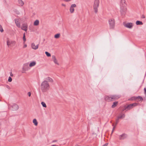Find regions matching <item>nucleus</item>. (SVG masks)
Returning <instances> with one entry per match:
<instances>
[{"mask_svg": "<svg viewBox=\"0 0 146 146\" xmlns=\"http://www.w3.org/2000/svg\"><path fill=\"white\" fill-rule=\"evenodd\" d=\"M51 146H56L55 145H52Z\"/></svg>", "mask_w": 146, "mask_h": 146, "instance_id": "nucleus-44", "label": "nucleus"}, {"mask_svg": "<svg viewBox=\"0 0 146 146\" xmlns=\"http://www.w3.org/2000/svg\"><path fill=\"white\" fill-rule=\"evenodd\" d=\"M50 88V85L47 81H44L42 82L40 85V88L43 92H46L49 90Z\"/></svg>", "mask_w": 146, "mask_h": 146, "instance_id": "nucleus-1", "label": "nucleus"}, {"mask_svg": "<svg viewBox=\"0 0 146 146\" xmlns=\"http://www.w3.org/2000/svg\"><path fill=\"white\" fill-rule=\"evenodd\" d=\"M64 1L66 2H69L71 0H64Z\"/></svg>", "mask_w": 146, "mask_h": 146, "instance_id": "nucleus-40", "label": "nucleus"}, {"mask_svg": "<svg viewBox=\"0 0 146 146\" xmlns=\"http://www.w3.org/2000/svg\"><path fill=\"white\" fill-rule=\"evenodd\" d=\"M123 25L125 27L129 29H131L133 26V23H127L126 22H123Z\"/></svg>", "mask_w": 146, "mask_h": 146, "instance_id": "nucleus-8", "label": "nucleus"}, {"mask_svg": "<svg viewBox=\"0 0 146 146\" xmlns=\"http://www.w3.org/2000/svg\"><path fill=\"white\" fill-rule=\"evenodd\" d=\"M23 39L24 42H25L26 41V39L25 37V33H24L23 35Z\"/></svg>", "mask_w": 146, "mask_h": 146, "instance_id": "nucleus-28", "label": "nucleus"}, {"mask_svg": "<svg viewBox=\"0 0 146 146\" xmlns=\"http://www.w3.org/2000/svg\"><path fill=\"white\" fill-rule=\"evenodd\" d=\"M119 119L117 117V118L116 119V123H115V125H116L118 123V122H119Z\"/></svg>", "mask_w": 146, "mask_h": 146, "instance_id": "nucleus-31", "label": "nucleus"}, {"mask_svg": "<svg viewBox=\"0 0 146 146\" xmlns=\"http://www.w3.org/2000/svg\"><path fill=\"white\" fill-rule=\"evenodd\" d=\"M39 44L35 45L34 43H32L31 44L32 48L35 50H36L38 48Z\"/></svg>", "mask_w": 146, "mask_h": 146, "instance_id": "nucleus-14", "label": "nucleus"}, {"mask_svg": "<svg viewBox=\"0 0 146 146\" xmlns=\"http://www.w3.org/2000/svg\"><path fill=\"white\" fill-rule=\"evenodd\" d=\"M12 81V79L11 78V77H9V78H8V81L9 82H11Z\"/></svg>", "mask_w": 146, "mask_h": 146, "instance_id": "nucleus-32", "label": "nucleus"}, {"mask_svg": "<svg viewBox=\"0 0 146 146\" xmlns=\"http://www.w3.org/2000/svg\"><path fill=\"white\" fill-rule=\"evenodd\" d=\"M52 59L53 60L55 64H57L58 65H59V64L58 62V61H57V60H56V59L55 57V56L54 55H53V56H52Z\"/></svg>", "mask_w": 146, "mask_h": 146, "instance_id": "nucleus-16", "label": "nucleus"}, {"mask_svg": "<svg viewBox=\"0 0 146 146\" xmlns=\"http://www.w3.org/2000/svg\"><path fill=\"white\" fill-rule=\"evenodd\" d=\"M27 44H25L24 46V48H25L26 47H27Z\"/></svg>", "mask_w": 146, "mask_h": 146, "instance_id": "nucleus-42", "label": "nucleus"}, {"mask_svg": "<svg viewBox=\"0 0 146 146\" xmlns=\"http://www.w3.org/2000/svg\"><path fill=\"white\" fill-rule=\"evenodd\" d=\"M134 97L135 98L134 99H135V100H137V99L138 98V96L137 97H135L134 96Z\"/></svg>", "mask_w": 146, "mask_h": 146, "instance_id": "nucleus-36", "label": "nucleus"}, {"mask_svg": "<svg viewBox=\"0 0 146 146\" xmlns=\"http://www.w3.org/2000/svg\"><path fill=\"white\" fill-rule=\"evenodd\" d=\"M127 4L125 0H121L120 3V12L122 15H124L127 11Z\"/></svg>", "mask_w": 146, "mask_h": 146, "instance_id": "nucleus-2", "label": "nucleus"}, {"mask_svg": "<svg viewBox=\"0 0 146 146\" xmlns=\"http://www.w3.org/2000/svg\"><path fill=\"white\" fill-rule=\"evenodd\" d=\"M99 0H95L94 1L93 8L96 13H97L98 12V9L99 6Z\"/></svg>", "mask_w": 146, "mask_h": 146, "instance_id": "nucleus-5", "label": "nucleus"}, {"mask_svg": "<svg viewBox=\"0 0 146 146\" xmlns=\"http://www.w3.org/2000/svg\"><path fill=\"white\" fill-rule=\"evenodd\" d=\"M21 29L23 30L27 31L28 30V25L26 23H23L22 25Z\"/></svg>", "mask_w": 146, "mask_h": 146, "instance_id": "nucleus-11", "label": "nucleus"}, {"mask_svg": "<svg viewBox=\"0 0 146 146\" xmlns=\"http://www.w3.org/2000/svg\"><path fill=\"white\" fill-rule=\"evenodd\" d=\"M125 117V115L124 114H122L119 116H118L117 117L119 119H122L124 118Z\"/></svg>", "mask_w": 146, "mask_h": 146, "instance_id": "nucleus-23", "label": "nucleus"}, {"mask_svg": "<svg viewBox=\"0 0 146 146\" xmlns=\"http://www.w3.org/2000/svg\"><path fill=\"white\" fill-rule=\"evenodd\" d=\"M141 17L142 18L144 19L145 18V16L144 15H143Z\"/></svg>", "mask_w": 146, "mask_h": 146, "instance_id": "nucleus-38", "label": "nucleus"}, {"mask_svg": "<svg viewBox=\"0 0 146 146\" xmlns=\"http://www.w3.org/2000/svg\"><path fill=\"white\" fill-rule=\"evenodd\" d=\"M39 21L38 20H36L34 23V25L35 26H37L39 25Z\"/></svg>", "mask_w": 146, "mask_h": 146, "instance_id": "nucleus-20", "label": "nucleus"}, {"mask_svg": "<svg viewBox=\"0 0 146 146\" xmlns=\"http://www.w3.org/2000/svg\"><path fill=\"white\" fill-rule=\"evenodd\" d=\"M10 76H13V74H12V72H10Z\"/></svg>", "mask_w": 146, "mask_h": 146, "instance_id": "nucleus-41", "label": "nucleus"}, {"mask_svg": "<svg viewBox=\"0 0 146 146\" xmlns=\"http://www.w3.org/2000/svg\"><path fill=\"white\" fill-rule=\"evenodd\" d=\"M127 137V135L124 133L119 136V140H123L126 138Z\"/></svg>", "mask_w": 146, "mask_h": 146, "instance_id": "nucleus-12", "label": "nucleus"}, {"mask_svg": "<svg viewBox=\"0 0 146 146\" xmlns=\"http://www.w3.org/2000/svg\"><path fill=\"white\" fill-rule=\"evenodd\" d=\"M136 23L137 25H140L143 24V23L142 22L139 21H136Z\"/></svg>", "mask_w": 146, "mask_h": 146, "instance_id": "nucleus-25", "label": "nucleus"}, {"mask_svg": "<svg viewBox=\"0 0 146 146\" xmlns=\"http://www.w3.org/2000/svg\"><path fill=\"white\" fill-rule=\"evenodd\" d=\"M112 126H113V129H112V132H111V134H112L113 133V131L115 127V126L116 125H115V126L114 125V124H113V125H112Z\"/></svg>", "mask_w": 146, "mask_h": 146, "instance_id": "nucleus-30", "label": "nucleus"}, {"mask_svg": "<svg viewBox=\"0 0 146 146\" xmlns=\"http://www.w3.org/2000/svg\"><path fill=\"white\" fill-rule=\"evenodd\" d=\"M1 125V123H0V125Z\"/></svg>", "mask_w": 146, "mask_h": 146, "instance_id": "nucleus-45", "label": "nucleus"}, {"mask_svg": "<svg viewBox=\"0 0 146 146\" xmlns=\"http://www.w3.org/2000/svg\"><path fill=\"white\" fill-rule=\"evenodd\" d=\"M60 36V34L59 33H58L55 35L54 37L55 38H59Z\"/></svg>", "mask_w": 146, "mask_h": 146, "instance_id": "nucleus-24", "label": "nucleus"}, {"mask_svg": "<svg viewBox=\"0 0 146 146\" xmlns=\"http://www.w3.org/2000/svg\"><path fill=\"white\" fill-rule=\"evenodd\" d=\"M143 100L142 98L140 96H138V98L137 99V101H142Z\"/></svg>", "mask_w": 146, "mask_h": 146, "instance_id": "nucleus-22", "label": "nucleus"}, {"mask_svg": "<svg viewBox=\"0 0 146 146\" xmlns=\"http://www.w3.org/2000/svg\"><path fill=\"white\" fill-rule=\"evenodd\" d=\"M28 95L29 97H30L31 95V93L30 92H29L28 93Z\"/></svg>", "mask_w": 146, "mask_h": 146, "instance_id": "nucleus-35", "label": "nucleus"}, {"mask_svg": "<svg viewBox=\"0 0 146 146\" xmlns=\"http://www.w3.org/2000/svg\"><path fill=\"white\" fill-rule=\"evenodd\" d=\"M21 19H15V22L16 25V26L18 28L21 27Z\"/></svg>", "mask_w": 146, "mask_h": 146, "instance_id": "nucleus-10", "label": "nucleus"}, {"mask_svg": "<svg viewBox=\"0 0 146 146\" xmlns=\"http://www.w3.org/2000/svg\"><path fill=\"white\" fill-rule=\"evenodd\" d=\"M76 7V5L75 4H72L71 5L70 9V11L71 13H73L74 12V8Z\"/></svg>", "mask_w": 146, "mask_h": 146, "instance_id": "nucleus-13", "label": "nucleus"}, {"mask_svg": "<svg viewBox=\"0 0 146 146\" xmlns=\"http://www.w3.org/2000/svg\"><path fill=\"white\" fill-rule=\"evenodd\" d=\"M0 31L1 32H3V30L1 25L0 24Z\"/></svg>", "mask_w": 146, "mask_h": 146, "instance_id": "nucleus-29", "label": "nucleus"}, {"mask_svg": "<svg viewBox=\"0 0 146 146\" xmlns=\"http://www.w3.org/2000/svg\"><path fill=\"white\" fill-rule=\"evenodd\" d=\"M36 64V62H35L33 61V62H31L29 66L30 67H31L33 66H35V65Z\"/></svg>", "mask_w": 146, "mask_h": 146, "instance_id": "nucleus-19", "label": "nucleus"}, {"mask_svg": "<svg viewBox=\"0 0 146 146\" xmlns=\"http://www.w3.org/2000/svg\"><path fill=\"white\" fill-rule=\"evenodd\" d=\"M45 81H47L49 82H53V79L49 77H47L45 78Z\"/></svg>", "mask_w": 146, "mask_h": 146, "instance_id": "nucleus-17", "label": "nucleus"}, {"mask_svg": "<svg viewBox=\"0 0 146 146\" xmlns=\"http://www.w3.org/2000/svg\"><path fill=\"white\" fill-rule=\"evenodd\" d=\"M17 14H19V11H17Z\"/></svg>", "mask_w": 146, "mask_h": 146, "instance_id": "nucleus-43", "label": "nucleus"}, {"mask_svg": "<svg viewBox=\"0 0 146 146\" xmlns=\"http://www.w3.org/2000/svg\"><path fill=\"white\" fill-rule=\"evenodd\" d=\"M10 106H9L12 110L16 111L19 108V107L18 105L16 104H13L12 105H10Z\"/></svg>", "mask_w": 146, "mask_h": 146, "instance_id": "nucleus-9", "label": "nucleus"}, {"mask_svg": "<svg viewBox=\"0 0 146 146\" xmlns=\"http://www.w3.org/2000/svg\"><path fill=\"white\" fill-rule=\"evenodd\" d=\"M62 6H64V7H66V5L65 4H63V3H62Z\"/></svg>", "mask_w": 146, "mask_h": 146, "instance_id": "nucleus-39", "label": "nucleus"}, {"mask_svg": "<svg viewBox=\"0 0 146 146\" xmlns=\"http://www.w3.org/2000/svg\"><path fill=\"white\" fill-rule=\"evenodd\" d=\"M18 5L20 7L23 6L24 4V3L22 0H18Z\"/></svg>", "mask_w": 146, "mask_h": 146, "instance_id": "nucleus-15", "label": "nucleus"}, {"mask_svg": "<svg viewBox=\"0 0 146 146\" xmlns=\"http://www.w3.org/2000/svg\"><path fill=\"white\" fill-rule=\"evenodd\" d=\"M108 23L110 25V29H114L115 24V19L113 18H111L109 19L108 20Z\"/></svg>", "mask_w": 146, "mask_h": 146, "instance_id": "nucleus-4", "label": "nucleus"}, {"mask_svg": "<svg viewBox=\"0 0 146 146\" xmlns=\"http://www.w3.org/2000/svg\"><path fill=\"white\" fill-rule=\"evenodd\" d=\"M16 42L15 40H7V44L8 47L10 48L15 46Z\"/></svg>", "mask_w": 146, "mask_h": 146, "instance_id": "nucleus-7", "label": "nucleus"}, {"mask_svg": "<svg viewBox=\"0 0 146 146\" xmlns=\"http://www.w3.org/2000/svg\"><path fill=\"white\" fill-rule=\"evenodd\" d=\"M41 104L42 105L43 107H44L46 108V104L44 102H42L41 103Z\"/></svg>", "mask_w": 146, "mask_h": 146, "instance_id": "nucleus-26", "label": "nucleus"}, {"mask_svg": "<svg viewBox=\"0 0 146 146\" xmlns=\"http://www.w3.org/2000/svg\"><path fill=\"white\" fill-rule=\"evenodd\" d=\"M120 98L118 95H110L105 96V100L108 102H112Z\"/></svg>", "mask_w": 146, "mask_h": 146, "instance_id": "nucleus-3", "label": "nucleus"}, {"mask_svg": "<svg viewBox=\"0 0 146 146\" xmlns=\"http://www.w3.org/2000/svg\"><path fill=\"white\" fill-rule=\"evenodd\" d=\"M45 53L46 56L48 57H50L51 56L50 54L47 52H45Z\"/></svg>", "mask_w": 146, "mask_h": 146, "instance_id": "nucleus-27", "label": "nucleus"}, {"mask_svg": "<svg viewBox=\"0 0 146 146\" xmlns=\"http://www.w3.org/2000/svg\"><path fill=\"white\" fill-rule=\"evenodd\" d=\"M26 70L25 68L24 67H23V71H22V73H24V72Z\"/></svg>", "mask_w": 146, "mask_h": 146, "instance_id": "nucleus-34", "label": "nucleus"}, {"mask_svg": "<svg viewBox=\"0 0 146 146\" xmlns=\"http://www.w3.org/2000/svg\"><path fill=\"white\" fill-rule=\"evenodd\" d=\"M118 102L117 101H115L113 103V105L111 106V108H115V107H116L118 104Z\"/></svg>", "mask_w": 146, "mask_h": 146, "instance_id": "nucleus-18", "label": "nucleus"}, {"mask_svg": "<svg viewBox=\"0 0 146 146\" xmlns=\"http://www.w3.org/2000/svg\"><path fill=\"white\" fill-rule=\"evenodd\" d=\"M33 122L34 124L36 126L38 124V122L36 119H34L33 121Z\"/></svg>", "mask_w": 146, "mask_h": 146, "instance_id": "nucleus-21", "label": "nucleus"}, {"mask_svg": "<svg viewBox=\"0 0 146 146\" xmlns=\"http://www.w3.org/2000/svg\"><path fill=\"white\" fill-rule=\"evenodd\" d=\"M135 98L134 97V96L133 97L129 99V100H135V99H134Z\"/></svg>", "mask_w": 146, "mask_h": 146, "instance_id": "nucleus-33", "label": "nucleus"}, {"mask_svg": "<svg viewBox=\"0 0 146 146\" xmlns=\"http://www.w3.org/2000/svg\"><path fill=\"white\" fill-rule=\"evenodd\" d=\"M144 92L145 94H146V89L145 88H144Z\"/></svg>", "mask_w": 146, "mask_h": 146, "instance_id": "nucleus-37", "label": "nucleus"}, {"mask_svg": "<svg viewBox=\"0 0 146 146\" xmlns=\"http://www.w3.org/2000/svg\"><path fill=\"white\" fill-rule=\"evenodd\" d=\"M137 104L136 103H133L132 104H129L127 106H125L123 109V111H124L125 110H129L134 107L137 106Z\"/></svg>", "mask_w": 146, "mask_h": 146, "instance_id": "nucleus-6", "label": "nucleus"}]
</instances>
